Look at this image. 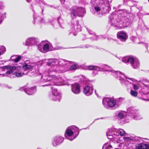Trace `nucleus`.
<instances>
[{
  "label": "nucleus",
  "instance_id": "cd10ccee",
  "mask_svg": "<svg viewBox=\"0 0 149 149\" xmlns=\"http://www.w3.org/2000/svg\"><path fill=\"white\" fill-rule=\"evenodd\" d=\"M132 56H126L123 57L122 59V61L125 63H130V59H132Z\"/></svg>",
  "mask_w": 149,
  "mask_h": 149
},
{
  "label": "nucleus",
  "instance_id": "052dcab7",
  "mask_svg": "<svg viewBox=\"0 0 149 149\" xmlns=\"http://www.w3.org/2000/svg\"><path fill=\"white\" fill-rule=\"evenodd\" d=\"M117 44H120L119 43H118V42L117 43Z\"/></svg>",
  "mask_w": 149,
  "mask_h": 149
},
{
  "label": "nucleus",
  "instance_id": "aec40b11",
  "mask_svg": "<svg viewBox=\"0 0 149 149\" xmlns=\"http://www.w3.org/2000/svg\"><path fill=\"white\" fill-rule=\"evenodd\" d=\"M71 91L75 94H79L80 92V87L79 84L77 83H75L74 84H72L71 86Z\"/></svg>",
  "mask_w": 149,
  "mask_h": 149
},
{
  "label": "nucleus",
  "instance_id": "39448f33",
  "mask_svg": "<svg viewBox=\"0 0 149 149\" xmlns=\"http://www.w3.org/2000/svg\"><path fill=\"white\" fill-rule=\"evenodd\" d=\"M121 99L120 98H115L105 97L103 99L102 104L104 107L107 109L111 108L115 109L120 105L121 103Z\"/></svg>",
  "mask_w": 149,
  "mask_h": 149
},
{
  "label": "nucleus",
  "instance_id": "37998d69",
  "mask_svg": "<svg viewBox=\"0 0 149 149\" xmlns=\"http://www.w3.org/2000/svg\"><path fill=\"white\" fill-rule=\"evenodd\" d=\"M41 2L44 5H47L45 1H44L43 0H42V1H41Z\"/></svg>",
  "mask_w": 149,
  "mask_h": 149
},
{
  "label": "nucleus",
  "instance_id": "423d86ee",
  "mask_svg": "<svg viewBox=\"0 0 149 149\" xmlns=\"http://www.w3.org/2000/svg\"><path fill=\"white\" fill-rule=\"evenodd\" d=\"M79 132L78 127L74 125L70 126L67 128L65 136L67 139L72 141L77 137Z\"/></svg>",
  "mask_w": 149,
  "mask_h": 149
},
{
  "label": "nucleus",
  "instance_id": "58836bf2",
  "mask_svg": "<svg viewBox=\"0 0 149 149\" xmlns=\"http://www.w3.org/2000/svg\"><path fill=\"white\" fill-rule=\"evenodd\" d=\"M124 144L123 143H121L119 144L118 145V146L119 147H122V146H124Z\"/></svg>",
  "mask_w": 149,
  "mask_h": 149
},
{
  "label": "nucleus",
  "instance_id": "f704fd0d",
  "mask_svg": "<svg viewBox=\"0 0 149 149\" xmlns=\"http://www.w3.org/2000/svg\"><path fill=\"white\" fill-rule=\"evenodd\" d=\"M107 145L106 144H105L104 146V147H105V149H113L111 145H109L107 146Z\"/></svg>",
  "mask_w": 149,
  "mask_h": 149
},
{
  "label": "nucleus",
  "instance_id": "3c124183",
  "mask_svg": "<svg viewBox=\"0 0 149 149\" xmlns=\"http://www.w3.org/2000/svg\"><path fill=\"white\" fill-rule=\"evenodd\" d=\"M2 53H1V51L0 50V56L1 55H2Z\"/></svg>",
  "mask_w": 149,
  "mask_h": 149
},
{
  "label": "nucleus",
  "instance_id": "680f3d73",
  "mask_svg": "<svg viewBox=\"0 0 149 149\" xmlns=\"http://www.w3.org/2000/svg\"><path fill=\"white\" fill-rule=\"evenodd\" d=\"M136 39H138V38H136Z\"/></svg>",
  "mask_w": 149,
  "mask_h": 149
},
{
  "label": "nucleus",
  "instance_id": "9b49d317",
  "mask_svg": "<svg viewBox=\"0 0 149 149\" xmlns=\"http://www.w3.org/2000/svg\"><path fill=\"white\" fill-rule=\"evenodd\" d=\"M52 89V94L49 96L51 100L59 102L61 97V94L58 92L57 89L54 87H51Z\"/></svg>",
  "mask_w": 149,
  "mask_h": 149
},
{
  "label": "nucleus",
  "instance_id": "dca6fc26",
  "mask_svg": "<svg viewBox=\"0 0 149 149\" xmlns=\"http://www.w3.org/2000/svg\"><path fill=\"white\" fill-rule=\"evenodd\" d=\"M20 90L21 91H24L26 94L29 95H33L36 91V86L31 88L24 86L22 87Z\"/></svg>",
  "mask_w": 149,
  "mask_h": 149
},
{
  "label": "nucleus",
  "instance_id": "13d9d810",
  "mask_svg": "<svg viewBox=\"0 0 149 149\" xmlns=\"http://www.w3.org/2000/svg\"><path fill=\"white\" fill-rule=\"evenodd\" d=\"M43 9H42V12H43Z\"/></svg>",
  "mask_w": 149,
  "mask_h": 149
},
{
  "label": "nucleus",
  "instance_id": "5fc2aeb1",
  "mask_svg": "<svg viewBox=\"0 0 149 149\" xmlns=\"http://www.w3.org/2000/svg\"><path fill=\"white\" fill-rule=\"evenodd\" d=\"M37 149H41L40 148H38Z\"/></svg>",
  "mask_w": 149,
  "mask_h": 149
},
{
  "label": "nucleus",
  "instance_id": "09e8293b",
  "mask_svg": "<svg viewBox=\"0 0 149 149\" xmlns=\"http://www.w3.org/2000/svg\"><path fill=\"white\" fill-rule=\"evenodd\" d=\"M5 74H0V76L3 77V76H5Z\"/></svg>",
  "mask_w": 149,
  "mask_h": 149
},
{
  "label": "nucleus",
  "instance_id": "72a5a7b5",
  "mask_svg": "<svg viewBox=\"0 0 149 149\" xmlns=\"http://www.w3.org/2000/svg\"><path fill=\"white\" fill-rule=\"evenodd\" d=\"M0 50L2 53V54H3L6 52V49L5 47L4 46H2L0 48Z\"/></svg>",
  "mask_w": 149,
  "mask_h": 149
},
{
  "label": "nucleus",
  "instance_id": "c03bdc74",
  "mask_svg": "<svg viewBox=\"0 0 149 149\" xmlns=\"http://www.w3.org/2000/svg\"><path fill=\"white\" fill-rule=\"evenodd\" d=\"M141 99H142L143 100L145 101H149V99H145L143 98H141Z\"/></svg>",
  "mask_w": 149,
  "mask_h": 149
},
{
  "label": "nucleus",
  "instance_id": "f3484780",
  "mask_svg": "<svg viewBox=\"0 0 149 149\" xmlns=\"http://www.w3.org/2000/svg\"><path fill=\"white\" fill-rule=\"evenodd\" d=\"M131 67L134 69H137L140 66V63L138 59L135 57L132 56V59H130V63Z\"/></svg>",
  "mask_w": 149,
  "mask_h": 149
},
{
  "label": "nucleus",
  "instance_id": "e2e57ef3",
  "mask_svg": "<svg viewBox=\"0 0 149 149\" xmlns=\"http://www.w3.org/2000/svg\"><path fill=\"white\" fill-rule=\"evenodd\" d=\"M148 1H149V0H148Z\"/></svg>",
  "mask_w": 149,
  "mask_h": 149
},
{
  "label": "nucleus",
  "instance_id": "bf43d9fd",
  "mask_svg": "<svg viewBox=\"0 0 149 149\" xmlns=\"http://www.w3.org/2000/svg\"><path fill=\"white\" fill-rule=\"evenodd\" d=\"M124 2H126V1H125V0L124 1Z\"/></svg>",
  "mask_w": 149,
  "mask_h": 149
},
{
  "label": "nucleus",
  "instance_id": "a211bd4d",
  "mask_svg": "<svg viewBox=\"0 0 149 149\" xmlns=\"http://www.w3.org/2000/svg\"><path fill=\"white\" fill-rule=\"evenodd\" d=\"M52 46L51 44H48L46 43L42 47H41L40 46H38V48L40 51L43 53H45L49 51L52 50L51 47Z\"/></svg>",
  "mask_w": 149,
  "mask_h": 149
},
{
  "label": "nucleus",
  "instance_id": "c9c22d12",
  "mask_svg": "<svg viewBox=\"0 0 149 149\" xmlns=\"http://www.w3.org/2000/svg\"><path fill=\"white\" fill-rule=\"evenodd\" d=\"M4 18L3 15L1 13H0V24L2 22Z\"/></svg>",
  "mask_w": 149,
  "mask_h": 149
},
{
  "label": "nucleus",
  "instance_id": "6e6d98bb",
  "mask_svg": "<svg viewBox=\"0 0 149 149\" xmlns=\"http://www.w3.org/2000/svg\"><path fill=\"white\" fill-rule=\"evenodd\" d=\"M4 15H6V13H4Z\"/></svg>",
  "mask_w": 149,
  "mask_h": 149
},
{
  "label": "nucleus",
  "instance_id": "ddd939ff",
  "mask_svg": "<svg viewBox=\"0 0 149 149\" xmlns=\"http://www.w3.org/2000/svg\"><path fill=\"white\" fill-rule=\"evenodd\" d=\"M39 40L34 37H30L27 38L25 44L26 46H33L36 45L38 46L39 45Z\"/></svg>",
  "mask_w": 149,
  "mask_h": 149
},
{
  "label": "nucleus",
  "instance_id": "a18cd8bd",
  "mask_svg": "<svg viewBox=\"0 0 149 149\" xmlns=\"http://www.w3.org/2000/svg\"><path fill=\"white\" fill-rule=\"evenodd\" d=\"M104 119V118H97V119H95V120H94V121L93 122V123H94V121H95V120H99V119Z\"/></svg>",
  "mask_w": 149,
  "mask_h": 149
},
{
  "label": "nucleus",
  "instance_id": "2eb2a0df",
  "mask_svg": "<svg viewBox=\"0 0 149 149\" xmlns=\"http://www.w3.org/2000/svg\"><path fill=\"white\" fill-rule=\"evenodd\" d=\"M64 138L61 136H57L53 137L52 140V144L54 147L61 144L63 141Z\"/></svg>",
  "mask_w": 149,
  "mask_h": 149
},
{
  "label": "nucleus",
  "instance_id": "2f4dec72",
  "mask_svg": "<svg viewBox=\"0 0 149 149\" xmlns=\"http://www.w3.org/2000/svg\"><path fill=\"white\" fill-rule=\"evenodd\" d=\"M130 94L132 96L136 97L137 96L138 93L135 91L131 90L130 91Z\"/></svg>",
  "mask_w": 149,
  "mask_h": 149
},
{
  "label": "nucleus",
  "instance_id": "9d476101",
  "mask_svg": "<svg viewBox=\"0 0 149 149\" xmlns=\"http://www.w3.org/2000/svg\"><path fill=\"white\" fill-rule=\"evenodd\" d=\"M83 82L86 86L83 88V93L87 96L91 95L93 90L91 81L88 79H84Z\"/></svg>",
  "mask_w": 149,
  "mask_h": 149
},
{
  "label": "nucleus",
  "instance_id": "412c9836",
  "mask_svg": "<svg viewBox=\"0 0 149 149\" xmlns=\"http://www.w3.org/2000/svg\"><path fill=\"white\" fill-rule=\"evenodd\" d=\"M33 19L34 24L35 22L38 23H44L45 22L43 18H42L38 15L33 10Z\"/></svg>",
  "mask_w": 149,
  "mask_h": 149
},
{
  "label": "nucleus",
  "instance_id": "1a4fd4ad",
  "mask_svg": "<svg viewBox=\"0 0 149 149\" xmlns=\"http://www.w3.org/2000/svg\"><path fill=\"white\" fill-rule=\"evenodd\" d=\"M125 131L123 129L111 128L107 131L106 134L108 139H112L116 138V136L119 135L121 136H123L125 135Z\"/></svg>",
  "mask_w": 149,
  "mask_h": 149
},
{
  "label": "nucleus",
  "instance_id": "f03ea898",
  "mask_svg": "<svg viewBox=\"0 0 149 149\" xmlns=\"http://www.w3.org/2000/svg\"><path fill=\"white\" fill-rule=\"evenodd\" d=\"M87 67V69L88 70L100 71L101 70H102L110 72L111 73V75L119 80L122 85L127 86L130 84H132L134 90H137L138 89V86L132 84L133 82L135 80L134 79L125 77L120 72L113 70L110 66L107 65L102 64L100 67L95 65H90L88 66Z\"/></svg>",
  "mask_w": 149,
  "mask_h": 149
},
{
  "label": "nucleus",
  "instance_id": "bb28decb",
  "mask_svg": "<svg viewBox=\"0 0 149 149\" xmlns=\"http://www.w3.org/2000/svg\"><path fill=\"white\" fill-rule=\"evenodd\" d=\"M143 85L147 89L149 90V81L147 79H144L141 81Z\"/></svg>",
  "mask_w": 149,
  "mask_h": 149
},
{
  "label": "nucleus",
  "instance_id": "603ef678",
  "mask_svg": "<svg viewBox=\"0 0 149 149\" xmlns=\"http://www.w3.org/2000/svg\"><path fill=\"white\" fill-rule=\"evenodd\" d=\"M95 94H96V95H97V94H96V90H95Z\"/></svg>",
  "mask_w": 149,
  "mask_h": 149
},
{
  "label": "nucleus",
  "instance_id": "b1692460",
  "mask_svg": "<svg viewBox=\"0 0 149 149\" xmlns=\"http://www.w3.org/2000/svg\"><path fill=\"white\" fill-rule=\"evenodd\" d=\"M88 33L89 35H92V36L90 37L91 39L93 40H97L102 38L101 36H97L95 34V33L92 31L89 30Z\"/></svg>",
  "mask_w": 149,
  "mask_h": 149
},
{
  "label": "nucleus",
  "instance_id": "4be33fe9",
  "mask_svg": "<svg viewBox=\"0 0 149 149\" xmlns=\"http://www.w3.org/2000/svg\"><path fill=\"white\" fill-rule=\"evenodd\" d=\"M17 67L12 66L10 65L5 66L2 67V68L4 69H8L9 70L7 71L6 73L7 74H9L12 73L14 70L17 69Z\"/></svg>",
  "mask_w": 149,
  "mask_h": 149
},
{
  "label": "nucleus",
  "instance_id": "f8f14e48",
  "mask_svg": "<svg viewBox=\"0 0 149 149\" xmlns=\"http://www.w3.org/2000/svg\"><path fill=\"white\" fill-rule=\"evenodd\" d=\"M71 23L72 25L71 29L70 30V33L72 32L74 36H76V33L81 31L80 25L79 24V22L77 20L74 21L73 19L71 21Z\"/></svg>",
  "mask_w": 149,
  "mask_h": 149
},
{
  "label": "nucleus",
  "instance_id": "5701e85b",
  "mask_svg": "<svg viewBox=\"0 0 149 149\" xmlns=\"http://www.w3.org/2000/svg\"><path fill=\"white\" fill-rule=\"evenodd\" d=\"M136 149H149V143L144 144L142 142L137 144L136 146Z\"/></svg>",
  "mask_w": 149,
  "mask_h": 149
},
{
  "label": "nucleus",
  "instance_id": "de8ad7c7",
  "mask_svg": "<svg viewBox=\"0 0 149 149\" xmlns=\"http://www.w3.org/2000/svg\"><path fill=\"white\" fill-rule=\"evenodd\" d=\"M31 0H26V1L29 3L31 1Z\"/></svg>",
  "mask_w": 149,
  "mask_h": 149
},
{
  "label": "nucleus",
  "instance_id": "6e6552de",
  "mask_svg": "<svg viewBox=\"0 0 149 149\" xmlns=\"http://www.w3.org/2000/svg\"><path fill=\"white\" fill-rule=\"evenodd\" d=\"M110 19L111 25L117 27V29H122L126 27L124 23L122 21H119L118 16L112 13L110 16Z\"/></svg>",
  "mask_w": 149,
  "mask_h": 149
},
{
  "label": "nucleus",
  "instance_id": "393cba45",
  "mask_svg": "<svg viewBox=\"0 0 149 149\" xmlns=\"http://www.w3.org/2000/svg\"><path fill=\"white\" fill-rule=\"evenodd\" d=\"M21 56L20 55H13L12 56L11 58V60L14 62L15 63L18 62L21 59Z\"/></svg>",
  "mask_w": 149,
  "mask_h": 149
},
{
  "label": "nucleus",
  "instance_id": "7ed1b4c3",
  "mask_svg": "<svg viewBox=\"0 0 149 149\" xmlns=\"http://www.w3.org/2000/svg\"><path fill=\"white\" fill-rule=\"evenodd\" d=\"M104 0H91L90 3L93 8L95 9L94 13L97 14L101 13H109L111 8L107 3Z\"/></svg>",
  "mask_w": 149,
  "mask_h": 149
},
{
  "label": "nucleus",
  "instance_id": "20e7f679",
  "mask_svg": "<svg viewBox=\"0 0 149 149\" xmlns=\"http://www.w3.org/2000/svg\"><path fill=\"white\" fill-rule=\"evenodd\" d=\"M70 61L67 60H65L63 59H60L58 60L57 59L51 58L49 59L47 62V65L49 68L56 66L57 67H58L59 69H63L64 70L67 71L66 68H68L70 66Z\"/></svg>",
  "mask_w": 149,
  "mask_h": 149
},
{
  "label": "nucleus",
  "instance_id": "a878e982",
  "mask_svg": "<svg viewBox=\"0 0 149 149\" xmlns=\"http://www.w3.org/2000/svg\"><path fill=\"white\" fill-rule=\"evenodd\" d=\"M126 114V112L124 111H121V112H119L116 116H117L118 119H121L124 118Z\"/></svg>",
  "mask_w": 149,
  "mask_h": 149
},
{
  "label": "nucleus",
  "instance_id": "6ab92c4d",
  "mask_svg": "<svg viewBox=\"0 0 149 149\" xmlns=\"http://www.w3.org/2000/svg\"><path fill=\"white\" fill-rule=\"evenodd\" d=\"M117 37L118 39L122 42H125L127 40V33L123 31L118 32Z\"/></svg>",
  "mask_w": 149,
  "mask_h": 149
},
{
  "label": "nucleus",
  "instance_id": "7c9ffc66",
  "mask_svg": "<svg viewBox=\"0 0 149 149\" xmlns=\"http://www.w3.org/2000/svg\"><path fill=\"white\" fill-rule=\"evenodd\" d=\"M143 138H141L139 137L135 136L134 139V141L136 142H143Z\"/></svg>",
  "mask_w": 149,
  "mask_h": 149
},
{
  "label": "nucleus",
  "instance_id": "a19ab883",
  "mask_svg": "<svg viewBox=\"0 0 149 149\" xmlns=\"http://www.w3.org/2000/svg\"><path fill=\"white\" fill-rule=\"evenodd\" d=\"M91 46L88 45H86L84 47H85V48H88L89 47H90Z\"/></svg>",
  "mask_w": 149,
  "mask_h": 149
},
{
  "label": "nucleus",
  "instance_id": "f257e3e1",
  "mask_svg": "<svg viewBox=\"0 0 149 149\" xmlns=\"http://www.w3.org/2000/svg\"><path fill=\"white\" fill-rule=\"evenodd\" d=\"M66 70H64L63 68L59 69L58 67L54 66L49 68L47 71L48 73V75L43 76L40 73L38 70L33 72L32 73L33 75L38 76L39 77L41 78V81L44 82L48 81L50 82L48 84L43 85V86L54 85L59 86L63 85H69L70 84V80H68L67 81H65L59 75L57 74V73L60 72H66Z\"/></svg>",
  "mask_w": 149,
  "mask_h": 149
},
{
  "label": "nucleus",
  "instance_id": "0eeeda50",
  "mask_svg": "<svg viewBox=\"0 0 149 149\" xmlns=\"http://www.w3.org/2000/svg\"><path fill=\"white\" fill-rule=\"evenodd\" d=\"M70 15L72 19H75L77 16L83 17L86 13V10L83 7L74 6L69 9Z\"/></svg>",
  "mask_w": 149,
  "mask_h": 149
},
{
  "label": "nucleus",
  "instance_id": "ea45409f",
  "mask_svg": "<svg viewBox=\"0 0 149 149\" xmlns=\"http://www.w3.org/2000/svg\"><path fill=\"white\" fill-rule=\"evenodd\" d=\"M127 2L129 4L131 2H133L134 1L132 0H128Z\"/></svg>",
  "mask_w": 149,
  "mask_h": 149
},
{
  "label": "nucleus",
  "instance_id": "79ce46f5",
  "mask_svg": "<svg viewBox=\"0 0 149 149\" xmlns=\"http://www.w3.org/2000/svg\"><path fill=\"white\" fill-rule=\"evenodd\" d=\"M6 87H7L9 89H11L12 87L11 86H9L8 85H7Z\"/></svg>",
  "mask_w": 149,
  "mask_h": 149
},
{
  "label": "nucleus",
  "instance_id": "c756f323",
  "mask_svg": "<svg viewBox=\"0 0 149 149\" xmlns=\"http://www.w3.org/2000/svg\"><path fill=\"white\" fill-rule=\"evenodd\" d=\"M24 74L22 72L16 73H15L13 74L12 75L13 77H20L22 76Z\"/></svg>",
  "mask_w": 149,
  "mask_h": 149
},
{
  "label": "nucleus",
  "instance_id": "8fccbe9b",
  "mask_svg": "<svg viewBox=\"0 0 149 149\" xmlns=\"http://www.w3.org/2000/svg\"><path fill=\"white\" fill-rule=\"evenodd\" d=\"M48 5V6L50 7L51 8H52L53 7V6L52 5Z\"/></svg>",
  "mask_w": 149,
  "mask_h": 149
},
{
  "label": "nucleus",
  "instance_id": "4c0bfd02",
  "mask_svg": "<svg viewBox=\"0 0 149 149\" xmlns=\"http://www.w3.org/2000/svg\"><path fill=\"white\" fill-rule=\"evenodd\" d=\"M138 43L139 44H141L143 45H144L146 49H147L148 47V45L146 43H143V42H139Z\"/></svg>",
  "mask_w": 149,
  "mask_h": 149
},
{
  "label": "nucleus",
  "instance_id": "4d7b16f0",
  "mask_svg": "<svg viewBox=\"0 0 149 149\" xmlns=\"http://www.w3.org/2000/svg\"><path fill=\"white\" fill-rule=\"evenodd\" d=\"M87 128L83 129H86Z\"/></svg>",
  "mask_w": 149,
  "mask_h": 149
},
{
  "label": "nucleus",
  "instance_id": "c85d7f7f",
  "mask_svg": "<svg viewBox=\"0 0 149 149\" xmlns=\"http://www.w3.org/2000/svg\"><path fill=\"white\" fill-rule=\"evenodd\" d=\"M22 68L24 70H29L31 69H33L34 68V67L32 65H28L27 64L25 63L23 65Z\"/></svg>",
  "mask_w": 149,
  "mask_h": 149
},
{
  "label": "nucleus",
  "instance_id": "864d4df0",
  "mask_svg": "<svg viewBox=\"0 0 149 149\" xmlns=\"http://www.w3.org/2000/svg\"><path fill=\"white\" fill-rule=\"evenodd\" d=\"M115 149H120V148H116Z\"/></svg>",
  "mask_w": 149,
  "mask_h": 149
},
{
  "label": "nucleus",
  "instance_id": "4468645a",
  "mask_svg": "<svg viewBox=\"0 0 149 149\" xmlns=\"http://www.w3.org/2000/svg\"><path fill=\"white\" fill-rule=\"evenodd\" d=\"M127 113L128 116L131 117L135 120H138L136 117L137 115V111L133 107H129L127 109Z\"/></svg>",
  "mask_w": 149,
  "mask_h": 149
},
{
  "label": "nucleus",
  "instance_id": "473e14b6",
  "mask_svg": "<svg viewBox=\"0 0 149 149\" xmlns=\"http://www.w3.org/2000/svg\"><path fill=\"white\" fill-rule=\"evenodd\" d=\"M77 67L76 64H72L70 67V70H75L77 69Z\"/></svg>",
  "mask_w": 149,
  "mask_h": 149
},
{
  "label": "nucleus",
  "instance_id": "e433bc0d",
  "mask_svg": "<svg viewBox=\"0 0 149 149\" xmlns=\"http://www.w3.org/2000/svg\"><path fill=\"white\" fill-rule=\"evenodd\" d=\"M62 21V19H61V17L59 16L58 19V22L60 26H61V23Z\"/></svg>",
  "mask_w": 149,
  "mask_h": 149
},
{
  "label": "nucleus",
  "instance_id": "49530a36",
  "mask_svg": "<svg viewBox=\"0 0 149 149\" xmlns=\"http://www.w3.org/2000/svg\"><path fill=\"white\" fill-rule=\"evenodd\" d=\"M149 92V91H148L147 92L143 93L144 94H148Z\"/></svg>",
  "mask_w": 149,
  "mask_h": 149
}]
</instances>
